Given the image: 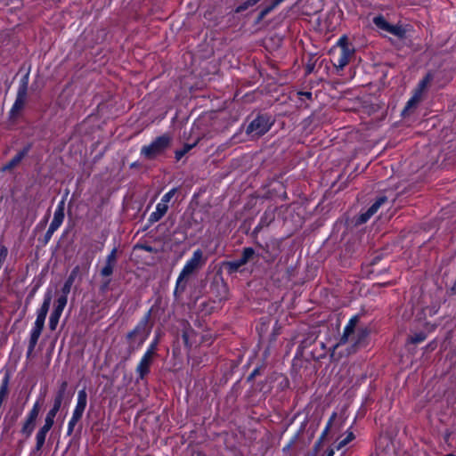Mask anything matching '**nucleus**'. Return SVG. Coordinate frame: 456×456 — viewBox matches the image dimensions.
Here are the masks:
<instances>
[{"label":"nucleus","instance_id":"obj_1","mask_svg":"<svg viewBox=\"0 0 456 456\" xmlns=\"http://www.w3.org/2000/svg\"><path fill=\"white\" fill-rule=\"evenodd\" d=\"M53 299V291L48 289L45 295L41 306L37 311V318L29 332V339L27 350V358L29 359L36 348L38 339L45 327V318Z\"/></svg>","mask_w":456,"mask_h":456},{"label":"nucleus","instance_id":"obj_2","mask_svg":"<svg viewBox=\"0 0 456 456\" xmlns=\"http://www.w3.org/2000/svg\"><path fill=\"white\" fill-rule=\"evenodd\" d=\"M79 267L76 266L65 281L61 288V295L57 298L53 309L50 314L48 326L52 331H54L58 326L60 318L68 303V295L70 292L71 287L78 274Z\"/></svg>","mask_w":456,"mask_h":456},{"label":"nucleus","instance_id":"obj_3","mask_svg":"<svg viewBox=\"0 0 456 456\" xmlns=\"http://www.w3.org/2000/svg\"><path fill=\"white\" fill-rule=\"evenodd\" d=\"M151 311L149 310L147 314L138 322L135 327L127 333L126 338L130 342V346L133 349L140 348L147 340L151 334V328L149 326Z\"/></svg>","mask_w":456,"mask_h":456},{"label":"nucleus","instance_id":"obj_4","mask_svg":"<svg viewBox=\"0 0 456 456\" xmlns=\"http://www.w3.org/2000/svg\"><path fill=\"white\" fill-rule=\"evenodd\" d=\"M200 265V248L193 252L192 257L186 262L182 269L175 283L174 296L178 299L183 292H184L191 275Z\"/></svg>","mask_w":456,"mask_h":456},{"label":"nucleus","instance_id":"obj_5","mask_svg":"<svg viewBox=\"0 0 456 456\" xmlns=\"http://www.w3.org/2000/svg\"><path fill=\"white\" fill-rule=\"evenodd\" d=\"M171 138L167 134H162L153 140L150 144L141 149V155L148 159H153L161 155L168 148Z\"/></svg>","mask_w":456,"mask_h":456},{"label":"nucleus","instance_id":"obj_6","mask_svg":"<svg viewBox=\"0 0 456 456\" xmlns=\"http://www.w3.org/2000/svg\"><path fill=\"white\" fill-rule=\"evenodd\" d=\"M28 76L26 75L20 81L16 100L9 111L10 118H16L20 112L25 106L26 99H27V91H28Z\"/></svg>","mask_w":456,"mask_h":456},{"label":"nucleus","instance_id":"obj_7","mask_svg":"<svg viewBox=\"0 0 456 456\" xmlns=\"http://www.w3.org/2000/svg\"><path fill=\"white\" fill-rule=\"evenodd\" d=\"M40 409H41V405H40L39 402L36 401L34 403L32 408L30 409V411L28 412V414L22 423V426L20 428V433L26 438H28L32 435V433L35 429L37 419V417L40 412Z\"/></svg>","mask_w":456,"mask_h":456},{"label":"nucleus","instance_id":"obj_8","mask_svg":"<svg viewBox=\"0 0 456 456\" xmlns=\"http://www.w3.org/2000/svg\"><path fill=\"white\" fill-rule=\"evenodd\" d=\"M272 126L269 118L257 116L247 127V134L252 137H259L267 133Z\"/></svg>","mask_w":456,"mask_h":456},{"label":"nucleus","instance_id":"obj_9","mask_svg":"<svg viewBox=\"0 0 456 456\" xmlns=\"http://www.w3.org/2000/svg\"><path fill=\"white\" fill-rule=\"evenodd\" d=\"M154 356L144 352L135 369L138 379H143L150 373V368L153 362Z\"/></svg>","mask_w":456,"mask_h":456},{"label":"nucleus","instance_id":"obj_10","mask_svg":"<svg viewBox=\"0 0 456 456\" xmlns=\"http://www.w3.org/2000/svg\"><path fill=\"white\" fill-rule=\"evenodd\" d=\"M353 53V50H351L348 45H343V49H340V52L333 63L338 71L343 70V69L348 64Z\"/></svg>","mask_w":456,"mask_h":456},{"label":"nucleus","instance_id":"obj_11","mask_svg":"<svg viewBox=\"0 0 456 456\" xmlns=\"http://www.w3.org/2000/svg\"><path fill=\"white\" fill-rule=\"evenodd\" d=\"M358 321H359L358 315H354L350 318V320L348 321V322L346 323V325L344 328V332L340 338L338 345H343V344L347 343L349 341L351 336L354 335V331L356 330L355 327L358 323Z\"/></svg>","mask_w":456,"mask_h":456},{"label":"nucleus","instance_id":"obj_12","mask_svg":"<svg viewBox=\"0 0 456 456\" xmlns=\"http://www.w3.org/2000/svg\"><path fill=\"white\" fill-rule=\"evenodd\" d=\"M87 404V394L85 388L77 392V403L72 415L82 418Z\"/></svg>","mask_w":456,"mask_h":456},{"label":"nucleus","instance_id":"obj_13","mask_svg":"<svg viewBox=\"0 0 456 456\" xmlns=\"http://www.w3.org/2000/svg\"><path fill=\"white\" fill-rule=\"evenodd\" d=\"M31 149V145H26L20 151H19L9 162H7L3 167L2 171L5 172L12 169L27 156Z\"/></svg>","mask_w":456,"mask_h":456},{"label":"nucleus","instance_id":"obj_14","mask_svg":"<svg viewBox=\"0 0 456 456\" xmlns=\"http://www.w3.org/2000/svg\"><path fill=\"white\" fill-rule=\"evenodd\" d=\"M53 428V426L44 423V425L39 428V430L37 432L36 435V449L37 451L41 450L42 447L45 444V438L47 436V433L50 431V429Z\"/></svg>","mask_w":456,"mask_h":456},{"label":"nucleus","instance_id":"obj_15","mask_svg":"<svg viewBox=\"0 0 456 456\" xmlns=\"http://www.w3.org/2000/svg\"><path fill=\"white\" fill-rule=\"evenodd\" d=\"M368 335L369 331L366 328L357 329L354 331V335L351 336L348 342L351 343L354 347L359 346L364 342Z\"/></svg>","mask_w":456,"mask_h":456},{"label":"nucleus","instance_id":"obj_16","mask_svg":"<svg viewBox=\"0 0 456 456\" xmlns=\"http://www.w3.org/2000/svg\"><path fill=\"white\" fill-rule=\"evenodd\" d=\"M168 210V205L159 202L156 206L155 211H153L149 217V221L151 223H155L159 221L167 212Z\"/></svg>","mask_w":456,"mask_h":456},{"label":"nucleus","instance_id":"obj_17","mask_svg":"<svg viewBox=\"0 0 456 456\" xmlns=\"http://www.w3.org/2000/svg\"><path fill=\"white\" fill-rule=\"evenodd\" d=\"M64 209H65V201H64V200H61L56 207L52 223L59 225V226L61 225V224L64 220V217H65Z\"/></svg>","mask_w":456,"mask_h":456},{"label":"nucleus","instance_id":"obj_18","mask_svg":"<svg viewBox=\"0 0 456 456\" xmlns=\"http://www.w3.org/2000/svg\"><path fill=\"white\" fill-rule=\"evenodd\" d=\"M200 142V135L196 134L195 137L192 140L191 143H186L183 145V147L180 150L175 151V158L177 161L182 159V158L189 151H191L194 146H196Z\"/></svg>","mask_w":456,"mask_h":456},{"label":"nucleus","instance_id":"obj_19","mask_svg":"<svg viewBox=\"0 0 456 456\" xmlns=\"http://www.w3.org/2000/svg\"><path fill=\"white\" fill-rule=\"evenodd\" d=\"M183 340L186 347L191 349L197 340V333L191 329H184L183 331Z\"/></svg>","mask_w":456,"mask_h":456},{"label":"nucleus","instance_id":"obj_20","mask_svg":"<svg viewBox=\"0 0 456 456\" xmlns=\"http://www.w3.org/2000/svg\"><path fill=\"white\" fill-rule=\"evenodd\" d=\"M284 1L285 0H273L270 5L266 6L260 12L256 21H261L269 12Z\"/></svg>","mask_w":456,"mask_h":456},{"label":"nucleus","instance_id":"obj_21","mask_svg":"<svg viewBox=\"0 0 456 456\" xmlns=\"http://www.w3.org/2000/svg\"><path fill=\"white\" fill-rule=\"evenodd\" d=\"M255 251L252 248H245L242 252L240 259L238 261L236 266L246 264L254 255Z\"/></svg>","mask_w":456,"mask_h":456},{"label":"nucleus","instance_id":"obj_22","mask_svg":"<svg viewBox=\"0 0 456 456\" xmlns=\"http://www.w3.org/2000/svg\"><path fill=\"white\" fill-rule=\"evenodd\" d=\"M421 96H419V93H414L412 97L409 99L406 103L404 110H403V114H405L409 110L415 107L418 102L420 101Z\"/></svg>","mask_w":456,"mask_h":456},{"label":"nucleus","instance_id":"obj_23","mask_svg":"<svg viewBox=\"0 0 456 456\" xmlns=\"http://www.w3.org/2000/svg\"><path fill=\"white\" fill-rule=\"evenodd\" d=\"M373 23L379 28L388 31L390 24L386 20V19L379 15L373 18Z\"/></svg>","mask_w":456,"mask_h":456},{"label":"nucleus","instance_id":"obj_24","mask_svg":"<svg viewBox=\"0 0 456 456\" xmlns=\"http://www.w3.org/2000/svg\"><path fill=\"white\" fill-rule=\"evenodd\" d=\"M354 437L355 436H354V433L350 430H347L346 433V437L338 443V444L336 445V449L337 450L342 449L344 446H346L350 442H352L354 439Z\"/></svg>","mask_w":456,"mask_h":456},{"label":"nucleus","instance_id":"obj_25","mask_svg":"<svg viewBox=\"0 0 456 456\" xmlns=\"http://www.w3.org/2000/svg\"><path fill=\"white\" fill-rule=\"evenodd\" d=\"M431 80L432 76L430 74H428L421 81H419L418 88L416 89L415 93H419V96H421L427 86Z\"/></svg>","mask_w":456,"mask_h":456},{"label":"nucleus","instance_id":"obj_26","mask_svg":"<svg viewBox=\"0 0 456 456\" xmlns=\"http://www.w3.org/2000/svg\"><path fill=\"white\" fill-rule=\"evenodd\" d=\"M60 410L54 408V407H52V409L47 412L45 418V422L51 425V426H53L54 424V418L56 416V414L58 413Z\"/></svg>","mask_w":456,"mask_h":456},{"label":"nucleus","instance_id":"obj_27","mask_svg":"<svg viewBox=\"0 0 456 456\" xmlns=\"http://www.w3.org/2000/svg\"><path fill=\"white\" fill-rule=\"evenodd\" d=\"M159 345V336H156L152 341L150 343L149 346L147 347L145 353L156 355V350Z\"/></svg>","mask_w":456,"mask_h":456},{"label":"nucleus","instance_id":"obj_28","mask_svg":"<svg viewBox=\"0 0 456 456\" xmlns=\"http://www.w3.org/2000/svg\"><path fill=\"white\" fill-rule=\"evenodd\" d=\"M60 226L52 223L50 224L45 234V242H48L50 240V239L52 238L53 234L55 232V231H57V229L59 228Z\"/></svg>","mask_w":456,"mask_h":456},{"label":"nucleus","instance_id":"obj_29","mask_svg":"<svg viewBox=\"0 0 456 456\" xmlns=\"http://www.w3.org/2000/svg\"><path fill=\"white\" fill-rule=\"evenodd\" d=\"M386 201V197H380L369 208V209L370 210V212L375 214L378 211V209L381 207V205H383Z\"/></svg>","mask_w":456,"mask_h":456},{"label":"nucleus","instance_id":"obj_30","mask_svg":"<svg viewBox=\"0 0 456 456\" xmlns=\"http://www.w3.org/2000/svg\"><path fill=\"white\" fill-rule=\"evenodd\" d=\"M260 0H247L245 3H243L242 4L239 5L237 8H236V12H243L245 10H247L248 7L250 6H253L255 4H256Z\"/></svg>","mask_w":456,"mask_h":456},{"label":"nucleus","instance_id":"obj_31","mask_svg":"<svg viewBox=\"0 0 456 456\" xmlns=\"http://www.w3.org/2000/svg\"><path fill=\"white\" fill-rule=\"evenodd\" d=\"M387 32H389L395 36H397V37H403L404 34V30L403 29V28L401 26L391 25V24H390V27H389Z\"/></svg>","mask_w":456,"mask_h":456},{"label":"nucleus","instance_id":"obj_32","mask_svg":"<svg viewBox=\"0 0 456 456\" xmlns=\"http://www.w3.org/2000/svg\"><path fill=\"white\" fill-rule=\"evenodd\" d=\"M175 192H176V189L175 188L171 189L170 191H168L167 193H165L162 196V198L160 200V202L168 205V202L175 196Z\"/></svg>","mask_w":456,"mask_h":456},{"label":"nucleus","instance_id":"obj_33","mask_svg":"<svg viewBox=\"0 0 456 456\" xmlns=\"http://www.w3.org/2000/svg\"><path fill=\"white\" fill-rule=\"evenodd\" d=\"M114 265L105 263V265L101 270L102 276L108 277L113 273Z\"/></svg>","mask_w":456,"mask_h":456},{"label":"nucleus","instance_id":"obj_34","mask_svg":"<svg viewBox=\"0 0 456 456\" xmlns=\"http://www.w3.org/2000/svg\"><path fill=\"white\" fill-rule=\"evenodd\" d=\"M80 419H81L78 418V417H76L74 415L71 416V418H70V419L69 420V423H68V434L69 435H70L73 432L75 426L77 425V423Z\"/></svg>","mask_w":456,"mask_h":456},{"label":"nucleus","instance_id":"obj_35","mask_svg":"<svg viewBox=\"0 0 456 456\" xmlns=\"http://www.w3.org/2000/svg\"><path fill=\"white\" fill-rule=\"evenodd\" d=\"M67 387H68V383L66 381H62L59 387V389H58V392H57L55 397L63 399L64 395L67 390Z\"/></svg>","mask_w":456,"mask_h":456},{"label":"nucleus","instance_id":"obj_36","mask_svg":"<svg viewBox=\"0 0 456 456\" xmlns=\"http://www.w3.org/2000/svg\"><path fill=\"white\" fill-rule=\"evenodd\" d=\"M117 260V248H114L107 256L106 263L115 265Z\"/></svg>","mask_w":456,"mask_h":456},{"label":"nucleus","instance_id":"obj_37","mask_svg":"<svg viewBox=\"0 0 456 456\" xmlns=\"http://www.w3.org/2000/svg\"><path fill=\"white\" fill-rule=\"evenodd\" d=\"M374 214L368 209L365 213H362L358 217V223L363 224L366 223Z\"/></svg>","mask_w":456,"mask_h":456},{"label":"nucleus","instance_id":"obj_38","mask_svg":"<svg viewBox=\"0 0 456 456\" xmlns=\"http://www.w3.org/2000/svg\"><path fill=\"white\" fill-rule=\"evenodd\" d=\"M374 214L368 209L365 213H362L358 217V223L363 224L366 223Z\"/></svg>","mask_w":456,"mask_h":456},{"label":"nucleus","instance_id":"obj_39","mask_svg":"<svg viewBox=\"0 0 456 456\" xmlns=\"http://www.w3.org/2000/svg\"><path fill=\"white\" fill-rule=\"evenodd\" d=\"M8 255V249L5 246L0 245V267L2 268V265L4 262L5 261Z\"/></svg>","mask_w":456,"mask_h":456},{"label":"nucleus","instance_id":"obj_40","mask_svg":"<svg viewBox=\"0 0 456 456\" xmlns=\"http://www.w3.org/2000/svg\"><path fill=\"white\" fill-rule=\"evenodd\" d=\"M426 339V335L423 332H419L418 334H415L411 338V342L413 344H418Z\"/></svg>","mask_w":456,"mask_h":456},{"label":"nucleus","instance_id":"obj_41","mask_svg":"<svg viewBox=\"0 0 456 456\" xmlns=\"http://www.w3.org/2000/svg\"><path fill=\"white\" fill-rule=\"evenodd\" d=\"M335 416H336V413H333V414H332V416H331V418H330V420L328 421V423H327V425H326V427H325V428H324V430H323V432H322V436H326V435H327V433L329 432V429H330V426H331V423H332V421H333V419H334Z\"/></svg>","mask_w":456,"mask_h":456},{"label":"nucleus","instance_id":"obj_42","mask_svg":"<svg viewBox=\"0 0 456 456\" xmlns=\"http://www.w3.org/2000/svg\"><path fill=\"white\" fill-rule=\"evenodd\" d=\"M62 400H63V399H61V398H57V397H55V398H54V401H53V407H54V408L58 409V410H60V409H61V407Z\"/></svg>","mask_w":456,"mask_h":456},{"label":"nucleus","instance_id":"obj_43","mask_svg":"<svg viewBox=\"0 0 456 456\" xmlns=\"http://www.w3.org/2000/svg\"><path fill=\"white\" fill-rule=\"evenodd\" d=\"M338 45L340 46L341 49H343V45H347V40L346 37H342L339 38Z\"/></svg>","mask_w":456,"mask_h":456},{"label":"nucleus","instance_id":"obj_44","mask_svg":"<svg viewBox=\"0 0 456 456\" xmlns=\"http://www.w3.org/2000/svg\"><path fill=\"white\" fill-rule=\"evenodd\" d=\"M142 248L144 250H146L147 252H152L153 251V248L151 246H142Z\"/></svg>","mask_w":456,"mask_h":456},{"label":"nucleus","instance_id":"obj_45","mask_svg":"<svg viewBox=\"0 0 456 456\" xmlns=\"http://www.w3.org/2000/svg\"><path fill=\"white\" fill-rule=\"evenodd\" d=\"M334 455V452L333 450H330L327 453V456H333Z\"/></svg>","mask_w":456,"mask_h":456},{"label":"nucleus","instance_id":"obj_46","mask_svg":"<svg viewBox=\"0 0 456 456\" xmlns=\"http://www.w3.org/2000/svg\"><path fill=\"white\" fill-rule=\"evenodd\" d=\"M304 94L305 95V97H308V98H310L312 96V94L309 92L305 93Z\"/></svg>","mask_w":456,"mask_h":456},{"label":"nucleus","instance_id":"obj_47","mask_svg":"<svg viewBox=\"0 0 456 456\" xmlns=\"http://www.w3.org/2000/svg\"><path fill=\"white\" fill-rule=\"evenodd\" d=\"M200 339H201V342H203L205 340V338L203 335H201Z\"/></svg>","mask_w":456,"mask_h":456},{"label":"nucleus","instance_id":"obj_48","mask_svg":"<svg viewBox=\"0 0 456 456\" xmlns=\"http://www.w3.org/2000/svg\"><path fill=\"white\" fill-rule=\"evenodd\" d=\"M447 456H454V455H452V454H448Z\"/></svg>","mask_w":456,"mask_h":456}]
</instances>
